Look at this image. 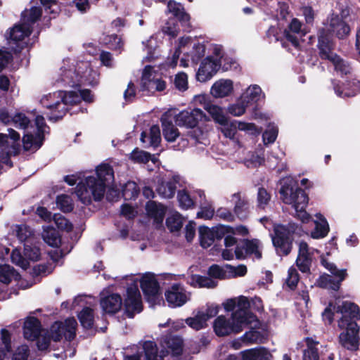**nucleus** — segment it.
<instances>
[{"label": "nucleus", "mask_w": 360, "mask_h": 360, "mask_svg": "<svg viewBox=\"0 0 360 360\" xmlns=\"http://www.w3.org/2000/svg\"><path fill=\"white\" fill-rule=\"evenodd\" d=\"M260 338V333L255 330H250L243 335V339L245 340V345H247L257 343Z\"/></svg>", "instance_id": "obj_63"}, {"label": "nucleus", "mask_w": 360, "mask_h": 360, "mask_svg": "<svg viewBox=\"0 0 360 360\" xmlns=\"http://www.w3.org/2000/svg\"><path fill=\"white\" fill-rule=\"evenodd\" d=\"M306 31L302 28V25L297 18H293L288 25V29L284 31V36L292 46L298 48L300 46L299 37L305 35Z\"/></svg>", "instance_id": "obj_27"}, {"label": "nucleus", "mask_w": 360, "mask_h": 360, "mask_svg": "<svg viewBox=\"0 0 360 360\" xmlns=\"http://www.w3.org/2000/svg\"><path fill=\"white\" fill-rule=\"evenodd\" d=\"M122 300L118 294H111L101 300L103 310L108 314L117 312L122 307Z\"/></svg>", "instance_id": "obj_32"}, {"label": "nucleus", "mask_w": 360, "mask_h": 360, "mask_svg": "<svg viewBox=\"0 0 360 360\" xmlns=\"http://www.w3.org/2000/svg\"><path fill=\"white\" fill-rule=\"evenodd\" d=\"M114 182V171L107 163H101L95 169L94 173L85 172L75 188L79 200L84 205L93 201H101L107 187Z\"/></svg>", "instance_id": "obj_4"}, {"label": "nucleus", "mask_w": 360, "mask_h": 360, "mask_svg": "<svg viewBox=\"0 0 360 360\" xmlns=\"http://www.w3.org/2000/svg\"><path fill=\"white\" fill-rule=\"evenodd\" d=\"M167 10L180 21L188 22L189 20V15L185 12L182 5L174 1L170 0L168 1Z\"/></svg>", "instance_id": "obj_40"}, {"label": "nucleus", "mask_w": 360, "mask_h": 360, "mask_svg": "<svg viewBox=\"0 0 360 360\" xmlns=\"http://www.w3.org/2000/svg\"><path fill=\"white\" fill-rule=\"evenodd\" d=\"M81 100L91 103L94 100V96L88 89L79 91H58L44 95L40 102L44 108L50 110V113L47 114L49 119L56 121L65 115L69 105L77 104Z\"/></svg>", "instance_id": "obj_6"}, {"label": "nucleus", "mask_w": 360, "mask_h": 360, "mask_svg": "<svg viewBox=\"0 0 360 360\" xmlns=\"http://www.w3.org/2000/svg\"><path fill=\"white\" fill-rule=\"evenodd\" d=\"M8 131L13 142L8 150H0V171L3 169L4 165H6L9 167L12 166V162L10 160L11 156L18 155L20 150V135L13 129H8Z\"/></svg>", "instance_id": "obj_26"}, {"label": "nucleus", "mask_w": 360, "mask_h": 360, "mask_svg": "<svg viewBox=\"0 0 360 360\" xmlns=\"http://www.w3.org/2000/svg\"><path fill=\"white\" fill-rule=\"evenodd\" d=\"M219 124L221 125V131L225 137L230 139L235 138L238 129L248 131L252 134H259L261 131V129H258L255 124L236 120L229 122L227 118L224 123H220Z\"/></svg>", "instance_id": "obj_20"}, {"label": "nucleus", "mask_w": 360, "mask_h": 360, "mask_svg": "<svg viewBox=\"0 0 360 360\" xmlns=\"http://www.w3.org/2000/svg\"><path fill=\"white\" fill-rule=\"evenodd\" d=\"M314 221L315 228L311 232V237L314 239H320L326 237L329 231V225L325 217L320 213L316 215Z\"/></svg>", "instance_id": "obj_34"}, {"label": "nucleus", "mask_w": 360, "mask_h": 360, "mask_svg": "<svg viewBox=\"0 0 360 360\" xmlns=\"http://www.w3.org/2000/svg\"><path fill=\"white\" fill-rule=\"evenodd\" d=\"M233 91V82L231 79H221L216 81L212 86L210 94L214 98H224Z\"/></svg>", "instance_id": "obj_29"}, {"label": "nucleus", "mask_w": 360, "mask_h": 360, "mask_svg": "<svg viewBox=\"0 0 360 360\" xmlns=\"http://www.w3.org/2000/svg\"><path fill=\"white\" fill-rule=\"evenodd\" d=\"M274 234L271 240L278 254L288 255L292 250V241L295 236H302L304 231L295 223H289L287 226L276 225L274 228Z\"/></svg>", "instance_id": "obj_10"}, {"label": "nucleus", "mask_w": 360, "mask_h": 360, "mask_svg": "<svg viewBox=\"0 0 360 360\" xmlns=\"http://www.w3.org/2000/svg\"><path fill=\"white\" fill-rule=\"evenodd\" d=\"M208 276L192 275L188 280V283L194 287L212 288L217 285L214 278H229L227 264L220 266L217 264L212 265L208 269Z\"/></svg>", "instance_id": "obj_13"}, {"label": "nucleus", "mask_w": 360, "mask_h": 360, "mask_svg": "<svg viewBox=\"0 0 360 360\" xmlns=\"http://www.w3.org/2000/svg\"><path fill=\"white\" fill-rule=\"evenodd\" d=\"M174 85L176 88L181 91H184L188 89V77L184 72L178 73L174 79Z\"/></svg>", "instance_id": "obj_61"}, {"label": "nucleus", "mask_w": 360, "mask_h": 360, "mask_svg": "<svg viewBox=\"0 0 360 360\" xmlns=\"http://www.w3.org/2000/svg\"><path fill=\"white\" fill-rule=\"evenodd\" d=\"M146 210L148 216L153 219L155 223L162 224L166 212L162 205L155 201H148L146 205Z\"/></svg>", "instance_id": "obj_33"}, {"label": "nucleus", "mask_w": 360, "mask_h": 360, "mask_svg": "<svg viewBox=\"0 0 360 360\" xmlns=\"http://www.w3.org/2000/svg\"><path fill=\"white\" fill-rule=\"evenodd\" d=\"M349 31V27L342 18L338 15L333 14L328 18L327 22L325 24V27L320 31L319 38L321 33L324 32V35L329 38L333 45L331 35H335L338 38L342 39L347 36Z\"/></svg>", "instance_id": "obj_17"}, {"label": "nucleus", "mask_w": 360, "mask_h": 360, "mask_svg": "<svg viewBox=\"0 0 360 360\" xmlns=\"http://www.w3.org/2000/svg\"><path fill=\"white\" fill-rule=\"evenodd\" d=\"M24 246V256L28 262H37L40 259L41 252L36 241L32 243V244L25 243Z\"/></svg>", "instance_id": "obj_45"}, {"label": "nucleus", "mask_w": 360, "mask_h": 360, "mask_svg": "<svg viewBox=\"0 0 360 360\" xmlns=\"http://www.w3.org/2000/svg\"><path fill=\"white\" fill-rule=\"evenodd\" d=\"M77 323L74 318H68L64 322H55L50 330H41L39 320L34 317H28L24 323V337L30 340L37 338V347L41 351L46 350L51 340L58 341L63 337L68 340H72L75 336Z\"/></svg>", "instance_id": "obj_3"}, {"label": "nucleus", "mask_w": 360, "mask_h": 360, "mask_svg": "<svg viewBox=\"0 0 360 360\" xmlns=\"http://www.w3.org/2000/svg\"><path fill=\"white\" fill-rule=\"evenodd\" d=\"M262 248V243L258 239L244 240L235 248L236 258L243 259L248 256H254L256 259H261Z\"/></svg>", "instance_id": "obj_22"}, {"label": "nucleus", "mask_w": 360, "mask_h": 360, "mask_svg": "<svg viewBox=\"0 0 360 360\" xmlns=\"http://www.w3.org/2000/svg\"><path fill=\"white\" fill-rule=\"evenodd\" d=\"M227 269L229 278H235L238 276H243L247 273V268L243 264H240L237 266H233L230 264H227Z\"/></svg>", "instance_id": "obj_59"}, {"label": "nucleus", "mask_w": 360, "mask_h": 360, "mask_svg": "<svg viewBox=\"0 0 360 360\" xmlns=\"http://www.w3.org/2000/svg\"><path fill=\"white\" fill-rule=\"evenodd\" d=\"M281 185L280 194L283 202L292 206L297 218L302 223H308L311 216L305 211L308 204V197L305 192L298 188L297 181L291 176L283 178Z\"/></svg>", "instance_id": "obj_8"}, {"label": "nucleus", "mask_w": 360, "mask_h": 360, "mask_svg": "<svg viewBox=\"0 0 360 360\" xmlns=\"http://www.w3.org/2000/svg\"><path fill=\"white\" fill-rule=\"evenodd\" d=\"M167 347L171 350L174 355H179L182 351V339L178 336L169 337L166 341Z\"/></svg>", "instance_id": "obj_50"}, {"label": "nucleus", "mask_w": 360, "mask_h": 360, "mask_svg": "<svg viewBox=\"0 0 360 360\" xmlns=\"http://www.w3.org/2000/svg\"><path fill=\"white\" fill-rule=\"evenodd\" d=\"M0 121L5 124H13L15 127L24 131L22 145L25 150H37L42 146L44 134L48 128L42 116L36 117L34 127L25 114L15 112L11 115L6 109H0Z\"/></svg>", "instance_id": "obj_5"}, {"label": "nucleus", "mask_w": 360, "mask_h": 360, "mask_svg": "<svg viewBox=\"0 0 360 360\" xmlns=\"http://www.w3.org/2000/svg\"><path fill=\"white\" fill-rule=\"evenodd\" d=\"M307 348L304 350L303 360H334V354L326 347L307 338Z\"/></svg>", "instance_id": "obj_19"}, {"label": "nucleus", "mask_w": 360, "mask_h": 360, "mask_svg": "<svg viewBox=\"0 0 360 360\" xmlns=\"http://www.w3.org/2000/svg\"><path fill=\"white\" fill-rule=\"evenodd\" d=\"M205 110L210 115L214 121L218 124L224 123L227 118L224 109L217 105L210 103V105H205Z\"/></svg>", "instance_id": "obj_42"}, {"label": "nucleus", "mask_w": 360, "mask_h": 360, "mask_svg": "<svg viewBox=\"0 0 360 360\" xmlns=\"http://www.w3.org/2000/svg\"><path fill=\"white\" fill-rule=\"evenodd\" d=\"M334 90L340 97L354 96L360 92V82L357 80L349 82L342 90L338 85H334Z\"/></svg>", "instance_id": "obj_35"}, {"label": "nucleus", "mask_w": 360, "mask_h": 360, "mask_svg": "<svg viewBox=\"0 0 360 360\" xmlns=\"http://www.w3.org/2000/svg\"><path fill=\"white\" fill-rule=\"evenodd\" d=\"M19 275L15 272L14 269L9 265H0V281L3 283L8 284L13 279H18Z\"/></svg>", "instance_id": "obj_46"}, {"label": "nucleus", "mask_w": 360, "mask_h": 360, "mask_svg": "<svg viewBox=\"0 0 360 360\" xmlns=\"http://www.w3.org/2000/svg\"><path fill=\"white\" fill-rule=\"evenodd\" d=\"M29 349L26 345L18 347L13 354L11 360H27Z\"/></svg>", "instance_id": "obj_64"}, {"label": "nucleus", "mask_w": 360, "mask_h": 360, "mask_svg": "<svg viewBox=\"0 0 360 360\" xmlns=\"http://www.w3.org/2000/svg\"><path fill=\"white\" fill-rule=\"evenodd\" d=\"M179 205L181 208L187 210L193 207V201L185 191H181L177 195Z\"/></svg>", "instance_id": "obj_58"}, {"label": "nucleus", "mask_w": 360, "mask_h": 360, "mask_svg": "<svg viewBox=\"0 0 360 360\" xmlns=\"http://www.w3.org/2000/svg\"><path fill=\"white\" fill-rule=\"evenodd\" d=\"M98 79V74L91 68L88 61H77L70 63L63 62L60 70V77L58 82L64 86L75 87L81 85H95Z\"/></svg>", "instance_id": "obj_7"}, {"label": "nucleus", "mask_w": 360, "mask_h": 360, "mask_svg": "<svg viewBox=\"0 0 360 360\" xmlns=\"http://www.w3.org/2000/svg\"><path fill=\"white\" fill-rule=\"evenodd\" d=\"M221 62L212 57H207L204 59L197 72L196 79L200 82L210 80L218 71Z\"/></svg>", "instance_id": "obj_25"}, {"label": "nucleus", "mask_w": 360, "mask_h": 360, "mask_svg": "<svg viewBox=\"0 0 360 360\" xmlns=\"http://www.w3.org/2000/svg\"><path fill=\"white\" fill-rule=\"evenodd\" d=\"M250 307L248 299L245 296L228 300L224 303L226 311H231L236 309L231 319L224 316H218L214 322V330L218 336L228 335L232 333H238L244 328L250 326L255 328L258 325L257 317L248 311Z\"/></svg>", "instance_id": "obj_2"}, {"label": "nucleus", "mask_w": 360, "mask_h": 360, "mask_svg": "<svg viewBox=\"0 0 360 360\" xmlns=\"http://www.w3.org/2000/svg\"><path fill=\"white\" fill-rule=\"evenodd\" d=\"M181 53H184L185 57L181 58L180 65L183 68H186L189 65V58L193 63H196L205 56V47L204 44L193 40L191 37L181 38L178 47L169 63V65L170 67L174 68L176 65Z\"/></svg>", "instance_id": "obj_9"}, {"label": "nucleus", "mask_w": 360, "mask_h": 360, "mask_svg": "<svg viewBox=\"0 0 360 360\" xmlns=\"http://www.w3.org/2000/svg\"><path fill=\"white\" fill-rule=\"evenodd\" d=\"M165 87V82L157 74L154 68L146 65L143 70L140 90L146 94H154L156 91H163Z\"/></svg>", "instance_id": "obj_16"}, {"label": "nucleus", "mask_w": 360, "mask_h": 360, "mask_svg": "<svg viewBox=\"0 0 360 360\" xmlns=\"http://www.w3.org/2000/svg\"><path fill=\"white\" fill-rule=\"evenodd\" d=\"M41 10L33 6L22 13L20 23L15 25L9 32L8 43H18L28 37L32 32V25L41 17Z\"/></svg>", "instance_id": "obj_11"}, {"label": "nucleus", "mask_w": 360, "mask_h": 360, "mask_svg": "<svg viewBox=\"0 0 360 360\" xmlns=\"http://www.w3.org/2000/svg\"><path fill=\"white\" fill-rule=\"evenodd\" d=\"M53 219L58 229L65 230L66 231H70L72 230V224L62 214H55L53 216Z\"/></svg>", "instance_id": "obj_57"}, {"label": "nucleus", "mask_w": 360, "mask_h": 360, "mask_svg": "<svg viewBox=\"0 0 360 360\" xmlns=\"http://www.w3.org/2000/svg\"><path fill=\"white\" fill-rule=\"evenodd\" d=\"M185 323L195 330H199L207 326V321L202 315V311H198L193 317L187 318Z\"/></svg>", "instance_id": "obj_43"}, {"label": "nucleus", "mask_w": 360, "mask_h": 360, "mask_svg": "<svg viewBox=\"0 0 360 360\" xmlns=\"http://www.w3.org/2000/svg\"><path fill=\"white\" fill-rule=\"evenodd\" d=\"M42 238L46 243L52 247H57L60 243L58 232L51 226L44 227Z\"/></svg>", "instance_id": "obj_39"}, {"label": "nucleus", "mask_w": 360, "mask_h": 360, "mask_svg": "<svg viewBox=\"0 0 360 360\" xmlns=\"http://www.w3.org/2000/svg\"><path fill=\"white\" fill-rule=\"evenodd\" d=\"M14 231L19 240L25 244H32L36 241L32 230L25 224L15 226Z\"/></svg>", "instance_id": "obj_37"}, {"label": "nucleus", "mask_w": 360, "mask_h": 360, "mask_svg": "<svg viewBox=\"0 0 360 360\" xmlns=\"http://www.w3.org/2000/svg\"><path fill=\"white\" fill-rule=\"evenodd\" d=\"M11 258L13 264L19 266L23 269H26L29 266V262L27 261V258L25 257H23L21 255L20 252L17 249H15L12 251Z\"/></svg>", "instance_id": "obj_56"}, {"label": "nucleus", "mask_w": 360, "mask_h": 360, "mask_svg": "<svg viewBox=\"0 0 360 360\" xmlns=\"http://www.w3.org/2000/svg\"><path fill=\"white\" fill-rule=\"evenodd\" d=\"M336 316L338 327L345 329L339 335L340 343L347 349L354 351L359 348V328L352 319H360L359 308L354 303L338 300L335 302L330 303L323 312V319L331 323Z\"/></svg>", "instance_id": "obj_1"}, {"label": "nucleus", "mask_w": 360, "mask_h": 360, "mask_svg": "<svg viewBox=\"0 0 360 360\" xmlns=\"http://www.w3.org/2000/svg\"><path fill=\"white\" fill-rule=\"evenodd\" d=\"M248 106V105L246 103H244L240 98L236 103L229 105L227 111L229 114L233 116L240 117L245 112Z\"/></svg>", "instance_id": "obj_55"}, {"label": "nucleus", "mask_w": 360, "mask_h": 360, "mask_svg": "<svg viewBox=\"0 0 360 360\" xmlns=\"http://www.w3.org/2000/svg\"><path fill=\"white\" fill-rule=\"evenodd\" d=\"M231 201L234 204L233 212L241 220L245 219L249 213V203L240 192L231 195Z\"/></svg>", "instance_id": "obj_28"}, {"label": "nucleus", "mask_w": 360, "mask_h": 360, "mask_svg": "<svg viewBox=\"0 0 360 360\" xmlns=\"http://www.w3.org/2000/svg\"><path fill=\"white\" fill-rule=\"evenodd\" d=\"M166 224L171 231H179L183 225V218L178 212H174L167 217Z\"/></svg>", "instance_id": "obj_51"}, {"label": "nucleus", "mask_w": 360, "mask_h": 360, "mask_svg": "<svg viewBox=\"0 0 360 360\" xmlns=\"http://www.w3.org/2000/svg\"><path fill=\"white\" fill-rule=\"evenodd\" d=\"M141 288L147 300L155 304L160 297V287L153 274H143L140 279Z\"/></svg>", "instance_id": "obj_24"}, {"label": "nucleus", "mask_w": 360, "mask_h": 360, "mask_svg": "<svg viewBox=\"0 0 360 360\" xmlns=\"http://www.w3.org/2000/svg\"><path fill=\"white\" fill-rule=\"evenodd\" d=\"M264 96L262 89L257 84L250 85L241 94L240 98L248 106L258 102Z\"/></svg>", "instance_id": "obj_31"}, {"label": "nucleus", "mask_w": 360, "mask_h": 360, "mask_svg": "<svg viewBox=\"0 0 360 360\" xmlns=\"http://www.w3.org/2000/svg\"><path fill=\"white\" fill-rule=\"evenodd\" d=\"M165 296L169 306L179 307L190 300L191 294L182 285L175 283L165 291Z\"/></svg>", "instance_id": "obj_23"}, {"label": "nucleus", "mask_w": 360, "mask_h": 360, "mask_svg": "<svg viewBox=\"0 0 360 360\" xmlns=\"http://www.w3.org/2000/svg\"><path fill=\"white\" fill-rule=\"evenodd\" d=\"M199 236L200 244L205 248L210 247L214 241V231L206 226L199 228Z\"/></svg>", "instance_id": "obj_44"}, {"label": "nucleus", "mask_w": 360, "mask_h": 360, "mask_svg": "<svg viewBox=\"0 0 360 360\" xmlns=\"http://www.w3.org/2000/svg\"><path fill=\"white\" fill-rule=\"evenodd\" d=\"M179 176H174L168 181H162L157 188L158 194L165 198H172L175 194L177 184H179Z\"/></svg>", "instance_id": "obj_30"}, {"label": "nucleus", "mask_w": 360, "mask_h": 360, "mask_svg": "<svg viewBox=\"0 0 360 360\" xmlns=\"http://www.w3.org/2000/svg\"><path fill=\"white\" fill-rule=\"evenodd\" d=\"M319 48L321 57L330 60L338 73L341 75H346L350 72L351 67L349 64L331 51L332 44L329 38L324 35V32L321 33L319 37Z\"/></svg>", "instance_id": "obj_12"}, {"label": "nucleus", "mask_w": 360, "mask_h": 360, "mask_svg": "<svg viewBox=\"0 0 360 360\" xmlns=\"http://www.w3.org/2000/svg\"><path fill=\"white\" fill-rule=\"evenodd\" d=\"M278 129L274 124H269L262 134L264 145L273 143L278 136Z\"/></svg>", "instance_id": "obj_48"}, {"label": "nucleus", "mask_w": 360, "mask_h": 360, "mask_svg": "<svg viewBox=\"0 0 360 360\" xmlns=\"http://www.w3.org/2000/svg\"><path fill=\"white\" fill-rule=\"evenodd\" d=\"M124 360H163L155 342L146 341L141 346L133 345L125 350Z\"/></svg>", "instance_id": "obj_15"}, {"label": "nucleus", "mask_w": 360, "mask_h": 360, "mask_svg": "<svg viewBox=\"0 0 360 360\" xmlns=\"http://www.w3.org/2000/svg\"><path fill=\"white\" fill-rule=\"evenodd\" d=\"M198 193L200 198L205 199V195L203 191H200ZM214 209L210 202L205 200V202H200V210L197 213V217L198 218L210 219L214 216Z\"/></svg>", "instance_id": "obj_41"}, {"label": "nucleus", "mask_w": 360, "mask_h": 360, "mask_svg": "<svg viewBox=\"0 0 360 360\" xmlns=\"http://www.w3.org/2000/svg\"><path fill=\"white\" fill-rule=\"evenodd\" d=\"M56 205L64 212H70L73 209L72 200L67 195H58L56 199Z\"/></svg>", "instance_id": "obj_54"}, {"label": "nucleus", "mask_w": 360, "mask_h": 360, "mask_svg": "<svg viewBox=\"0 0 360 360\" xmlns=\"http://www.w3.org/2000/svg\"><path fill=\"white\" fill-rule=\"evenodd\" d=\"M1 339L4 348L0 349V360H8L7 354L6 352H10L11 335L7 330L2 329L1 330Z\"/></svg>", "instance_id": "obj_49"}, {"label": "nucleus", "mask_w": 360, "mask_h": 360, "mask_svg": "<svg viewBox=\"0 0 360 360\" xmlns=\"http://www.w3.org/2000/svg\"><path fill=\"white\" fill-rule=\"evenodd\" d=\"M124 306L126 314L129 318H132L134 314L142 311V300L137 281H134V283L127 288Z\"/></svg>", "instance_id": "obj_18"}, {"label": "nucleus", "mask_w": 360, "mask_h": 360, "mask_svg": "<svg viewBox=\"0 0 360 360\" xmlns=\"http://www.w3.org/2000/svg\"><path fill=\"white\" fill-rule=\"evenodd\" d=\"M271 199L270 194L263 188H259L257 193V204L260 208H264Z\"/></svg>", "instance_id": "obj_62"}, {"label": "nucleus", "mask_w": 360, "mask_h": 360, "mask_svg": "<svg viewBox=\"0 0 360 360\" xmlns=\"http://www.w3.org/2000/svg\"><path fill=\"white\" fill-rule=\"evenodd\" d=\"M210 118L200 109L195 108L191 112L183 110L175 117V122L179 126L194 128L200 122L209 121Z\"/></svg>", "instance_id": "obj_21"}, {"label": "nucleus", "mask_w": 360, "mask_h": 360, "mask_svg": "<svg viewBox=\"0 0 360 360\" xmlns=\"http://www.w3.org/2000/svg\"><path fill=\"white\" fill-rule=\"evenodd\" d=\"M141 141L143 143H148L151 146L157 147L161 141L160 127L158 125H153L148 134L145 131L142 132Z\"/></svg>", "instance_id": "obj_36"}, {"label": "nucleus", "mask_w": 360, "mask_h": 360, "mask_svg": "<svg viewBox=\"0 0 360 360\" xmlns=\"http://www.w3.org/2000/svg\"><path fill=\"white\" fill-rule=\"evenodd\" d=\"M162 125L163 128V136L169 142H173L179 136L177 129L172 124L171 122L167 121V115H162L161 117Z\"/></svg>", "instance_id": "obj_38"}, {"label": "nucleus", "mask_w": 360, "mask_h": 360, "mask_svg": "<svg viewBox=\"0 0 360 360\" xmlns=\"http://www.w3.org/2000/svg\"><path fill=\"white\" fill-rule=\"evenodd\" d=\"M139 193L137 184L134 181H128L122 189V195L125 200L135 198Z\"/></svg>", "instance_id": "obj_53"}, {"label": "nucleus", "mask_w": 360, "mask_h": 360, "mask_svg": "<svg viewBox=\"0 0 360 360\" xmlns=\"http://www.w3.org/2000/svg\"><path fill=\"white\" fill-rule=\"evenodd\" d=\"M321 262L326 269L338 278V280H335L331 276L324 274L320 276L317 279V285L323 288L338 290L340 288V283L347 276L346 269H338L336 266L333 262H330L325 256L321 257Z\"/></svg>", "instance_id": "obj_14"}, {"label": "nucleus", "mask_w": 360, "mask_h": 360, "mask_svg": "<svg viewBox=\"0 0 360 360\" xmlns=\"http://www.w3.org/2000/svg\"><path fill=\"white\" fill-rule=\"evenodd\" d=\"M298 245V255L299 257H311L314 253V252H318L316 250L309 248L308 244L303 241L300 240L297 243Z\"/></svg>", "instance_id": "obj_60"}, {"label": "nucleus", "mask_w": 360, "mask_h": 360, "mask_svg": "<svg viewBox=\"0 0 360 360\" xmlns=\"http://www.w3.org/2000/svg\"><path fill=\"white\" fill-rule=\"evenodd\" d=\"M129 158L136 163H146L151 160V155L146 151L135 148L130 153ZM152 161L154 162V160L152 159Z\"/></svg>", "instance_id": "obj_52"}, {"label": "nucleus", "mask_w": 360, "mask_h": 360, "mask_svg": "<svg viewBox=\"0 0 360 360\" xmlns=\"http://www.w3.org/2000/svg\"><path fill=\"white\" fill-rule=\"evenodd\" d=\"M78 319L81 325L85 328H90L94 324V311L89 307L84 308L78 314Z\"/></svg>", "instance_id": "obj_47"}]
</instances>
